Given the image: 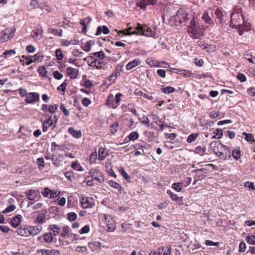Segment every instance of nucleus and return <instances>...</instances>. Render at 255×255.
Masks as SVG:
<instances>
[{
	"label": "nucleus",
	"mask_w": 255,
	"mask_h": 255,
	"mask_svg": "<svg viewBox=\"0 0 255 255\" xmlns=\"http://www.w3.org/2000/svg\"><path fill=\"white\" fill-rule=\"evenodd\" d=\"M182 185L181 182L174 183L172 185V188L177 192H180L182 190Z\"/></svg>",
	"instance_id": "nucleus-38"
},
{
	"label": "nucleus",
	"mask_w": 255,
	"mask_h": 255,
	"mask_svg": "<svg viewBox=\"0 0 255 255\" xmlns=\"http://www.w3.org/2000/svg\"><path fill=\"white\" fill-rule=\"evenodd\" d=\"M107 156V153L105 152V149L104 148L101 147L99 149V160H104Z\"/></svg>",
	"instance_id": "nucleus-29"
},
{
	"label": "nucleus",
	"mask_w": 255,
	"mask_h": 255,
	"mask_svg": "<svg viewBox=\"0 0 255 255\" xmlns=\"http://www.w3.org/2000/svg\"><path fill=\"white\" fill-rule=\"evenodd\" d=\"M217 155L222 159H228L231 157V152L229 147L223 144H221V148Z\"/></svg>",
	"instance_id": "nucleus-5"
},
{
	"label": "nucleus",
	"mask_w": 255,
	"mask_h": 255,
	"mask_svg": "<svg viewBox=\"0 0 255 255\" xmlns=\"http://www.w3.org/2000/svg\"><path fill=\"white\" fill-rule=\"evenodd\" d=\"M13 36V32L10 29H6L0 32V42H4Z\"/></svg>",
	"instance_id": "nucleus-7"
},
{
	"label": "nucleus",
	"mask_w": 255,
	"mask_h": 255,
	"mask_svg": "<svg viewBox=\"0 0 255 255\" xmlns=\"http://www.w3.org/2000/svg\"><path fill=\"white\" fill-rule=\"evenodd\" d=\"M116 78L117 77H116L115 74L113 73L109 77H108L106 80V82H107V81H109L108 85H111L113 82L115 81Z\"/></svg>",
	"instance_id": "nucleus-59"
},
{
	"label": "nucleus",
	"mask_w": 255,
	"mask_h": 255,
	"mask_svg": "<svg viewBox=\"0 0 255 255\" xmlns=\"http://www.w3.org/2000/svg\"><path fill=\"white\" fill-rule=\"evenodd\" d=\"M21 217H22L20 215H17L12 218L10 221L11 226L13 228H16L21 222Z\"/></svg>",
	"instance_id": "nucleus-17"
},
{
	"label": "nucleus",
	"mask_w": 255,
	"mask_h": 255,
	"mask_svg": "<svg viewBox=\"0 0 255 255\" xmlns=\"http://www.w3.org/2000/svg\"><path fill=\"white\" fill-rule=\"evenodd\" d=\"M45 218L46 216L44 213H39L38 214L35 222H36L38 224H43L45 222Z\"/></svg>",
	"instance_id": "nucleus-24"
},
{
	"label": "nucleus",
	"mask_w": 255,
	"mask_h": 255,
	"mask_svg": "<svg viewBox=\"0 0 255 255\" xmlns=\"http://www.w3.org/2000/svg\"><path fill=\"white\" fill-rule=\"evenodd\" d=\"M247 93L251 96H255V88L251 87L247 89Z\"/></svg>",
	"instance_id": "nucleus-64"
},
{
	"label": "nucleus",
	"mask_w": 255,
	"mask_h": 255,
	"mask_svg": "<svg viewBox=\"0 0 255 255\" xmlns=\"http://www.w3.org/2000/svg\"><path fill=\"white\" fill-rule=\"evenodd\" d=\"M17 234L24 237H29V228L27 225H22L17 230Z\"/></svg>",
	"instance_id": "nucleus-10"
},
{
	"label": "nucleus",
	"mask_w": 255,
	"mask_h": 255,
	"mask_svg": "<svg viewBox=\"0 0 255 255\" xmlns=\"http://www.w3.org/2000/svg\"><path fill=\"white\" fill-rule=\"evenodd\" d=\"M16 209V206L14 205H10L9 206H8L6 208H5L3 211V213H7L11 212L14 210Z\"/></svg>",
	"instance_id": "nucleus-50"
},
{
	"label": "nucleus",
	"mask_w": 255,
	"mask_h": 255,
	"mask_svg": "<svg viewBox=\"0 0 255 255\" xmlns=\"http://www.w3.org/2000/svg\"><path fill=\"white\" fill-rule=\"evenodd\" d=\"M39 101V94L35 92L29 93L26 95L25 101L28 104H34Z\"/></svg>",
	"instance_id": "nucleus-6"
},
{
	"label": "nucleus",
	"mask_w": 255,
	"mask_h": 255,
	"mask_svg": "<svg viewBox=\"0 0 255 255\" xmlns=\"http://www.w3.org/2000/svg\"><path fill=\"white\" fill-rule=\"evenodd\" d=\"M108 183L112 187L118 189L119 191L123 189V187L118 183L113 180H109Z\"/></svg>",
	"instance_id": "nucleus-30"
},
{
	"label": "nucleus",
	"mask_w": 255,
	"mask_h": 255,
	"mask_svg": "<svg viewBox=\"0 0 255 255\" xmlns=\"http://www.w3.org/2000/svg\"><path fill=\"white\" fill-rule=\"evenodd\" d=\"M29 58H32L34 62H41L43 60L44 56L41 53H38L33 56H29Z\"/></svg>",
	"instance_id": "nucleus-28"
},
{
	"label": "nucleus",
	"mask_w": 255,
	"mask_h": 255,
	"mask_svg": "<svg viewBox=\"0 0 255 255\" xmlns=\"http://www.w3.org/2000/svg\"><path fill=\"white\" fill-rule=\"evenodd\" d=\"M42 32L43 30L41 26H37L36 28L31 32V36L32 38L36 40H40L42 37Z\"/></svg>",
	"instance_id": "nucleus-9"
},
{
	"label": "nucleus",
	"mask_w": 255,
	"mask_h": 255,
	"mask_svg": "<svg viewBox=\"0 0 255 255\" xmlns=\"http://www.w3.org/2000/svg\"><path fill=\"white\" fill-rule=\"evenodd\" d=\"M206 169L205 168L197 169L195 171L198 180H200L206 177Z\"/></svg>",
	"instance_id": "nucleus-14"
},
{
	"label": "nucleus",
	"mask_w": 255,
	"mask_h": 255,
	"mask_svg": "<svg viewBox=\"0 0 255 255\" xmlns=\"http://www.w3.org/2000/svg\"><path fill=\"white\" fill-rule=\"evenodd\" d=\"M48 230L52 231L53 235L57 236L59 234L60 229L57 225L52 224L49 226Z\"/></svg>",
	"instance_id": "nucleus-25"
},
{
	"label": "nucleus",
	"mask_w": 255,
	"mask_h": 255,
	"mask_svg": "<svg viewBox=\"0 0 255 255\" xmlns=\"http://www.w3.org/2000/svg\"><path fill=\"white\" fill-rule=\"evenodd\" d=\"M139 137V134L136 132H132L128 135V138L130 140H135Z\"/></svg>",
	"instance_id": "nucleus-54"
},
{
	"label": "nucleus",
	"mask_w": 255,
	"mask_h": 255,
	"mask_svg": "<svg viewBox=\"0 0 255 255\" xmlns=\"http://www.w3.org/2000/svg\"><path fill=\"white\" fill-rule=\"evenodd\" d=\"M70 228L68 226H65L62 229V232L60 234V236L65 238V236L69 233Z\"/></svg>",
	"instance_id": "nucleus-47"
},
{
	"label": "nucleus",
	"mask_w": 255,
	"mask_h": 255,
	"mask_svg": "<svg viewBox=\"0 0 255 255\" xmlns=\"http://www.w3.org/2000/svg\"><path fill=\"white\" fill-rule=\"evenodd\" d=\"M26 196L29 200H34L37 196V192L33 189H30L26 192Z\"/></svg>",
	"instance_id": "nucleus-16"
},
{
	"label": "nucleus",
	"mask_w": 255,
	"mask_h": 255,
	"mask_svg": "<svg viewBox=\"0 0 255 255\" xmlns=\"http://www.w3.org/2000/svg\"><path fill=\"white\" fill-rule=\"evenodd\" d=\"M141 61L139 59H135L133 60L130 61L127 64L126 69L128 70H131L137 65H139Z\"/></svg>",
	"instance_id": "nucleus-15"
},
{
	"label": "nucleus",
	"mask_w": 255,
	"mask_h": 255,
	"mask_svg": "<svg viewBox=\"0 0 255 255\" xmlns=\"http://www.w3.org/2000/svg\"><path fill=\"white\" fill-rule=\"evenodd\" d=\"M247 242L250 245H255V236L253 235L248 236L246 238Z\"/></svg>",
	"instance_id": "nucleus-42"
},
{
	"label": "nucleus",
	"mask_w": 255,
	"mask_h": 255,
	"mask_svg": "<svg viewBox=\"0 0 255 255\" xmlns=\"http://www.w3.org/2000/svg\"><path fill=\"white\" fill-rule=\"evenodd\" d=\"M30 6L32 7L33 8H39L41 9L44 8V6L47 7V5L42 3H40L37 0H33L31 1Z\"/></svg>",
	"instance_id": "nucleus-22"
},
{
	"label": "nucleus",
	"mask_w": 255,
	"mask_h": 255,
	"mask_svg": "<svg viewBox=\"0 0 255 255\" xmlns=\"http://www.w3.org/2000/svg\"><path fill=\"white\" fill-rule=\"evenodd\" d=\"M221 144H223L219 142L218 141H212L210 144V148L214 152L217 154L220 149Z\"/></svg>",
	"instance_id": "nucleus-13"
},
{
	"label": "nucleus",
	"mask_w": 255,
	"mask_h": 255,
	"mask_svg": "<svg viewBox=\"0 0 255 255\" xmlns=\"http://www.w3.org/2000/svg\"><path fill=\"white\" fill-rule=\"evenodd\" d=\"M82 207L84 208H88L92 207V204L89 201L88 198L82 197L80 199Z\"/></svg>",
	"instance_id": "nucleus-20"
},
{
	"label": "nucleus",
	"mask_w": 255,
	"mask_h": 255,
	"mask_svg": "<svg viewBox=\"0 0 255 255\" xmlns=\"http://www.w3.org/2000/svg\"><path fill=\"white\" fill-rule=\"evenodd\" d=\"M77 252H86L87 251V248L85 246H77L75 249Z\"/></svg>",
	"instance_id": "nucleus-63"
},
{
	"label": "nucleus",
	"mask_w": 255,
	"mask_h": 255,
	"mask_svg": "<svg viewBox=\"0 0 255 255\" xmlns=\"http://www.w3.org/2000/svg\"><path fill=\"white\" fill-rule=\"evenodd\" d=\"M90 248L92 250H95L100 248L101 246V243L99 242H94L89 244Z\"/></svg>",
	"instance_id": "nucleus-33"
},
{
	"label": "nucleus",
	"mask_w": 255,
	"mask_h": 255,
	"mask_svg": "<svg viewBox=\"0 0 255 255\" xmlns=\"http://www.w3.org/2000/svg\"><path fill=\"white\" fill-rule=\"evenodd\" d=\"M214 133L215 134V135L212 136V138L220 139L223 136L222 130L221 129H217L214 132Z\"/></svg>",
	"instance_id": "nucleus-36"
},
{
	"label": "nucleus",
	"mask_w": 255,
	"mask_h": 255,
	"mask_svg": "<svg viewBox=\"0 0 255 255\" xmlns=\"http://www.w3.org/2000/svg\"><path fill=\"white\" fill-rule=\"evenodd\" d=\"M191 181L192 178L190 177H188L185 179L181 182V183H182L183 187H186L191 183Z\"/></svg>",
	"instance_id": "nucleus-49"
},
{
	"label": "nucleus",
	"mask_w": 255,
	"mask_h": 255,
	"mask_svg": "<svg viewBox=\"0 0 255 255\" xmlns=\"http://www.w3.org/2000/svg\"><path fill=\"white\" fill-rule=\"evenodd\" d=\"M243 134L245 135V140L247 141L250 142L254 141V136L251 133H248L246 132H244Z\"/></svg>",
	"instance_id": "nucleus-48"
},
{
	"label": "nucleus",
	"mask_w": 255,
	"mask_h": 255,
	"mask_svg": "<svg viewBox=\"0 0 255 255\" xmlns=\"http://www.w3.org/2000/svg\"><path fill=\"white\" fill-rule=\"evenodd\" d=\"M68 132L75 138H79L82 136L81 130H76L73 127H70L69 128Z\"/></svg>",
	"instance_id": "nucleus-19"
},
{
	"label": "nucleus",
	"mask_w": 255,
	"mask_h": 255,
	"mask_svg": "<svg viewBox=\"0 0 255 255\" xmlns=\"http://www.w3.org/2000/svg\"><path fill=\"white\" fill-rule=\"evenodd\" d=\"M206 151L205 147H202L201 146H197L195 149V151L196 153L200 154L201 155H203L204 152Z\"/></svg>",
	"instance_id": "nucleus-43"
},
{
	"label": "nucleus",
	"mask_w": 255,
	"mask_h": 255,
	"mask_svg": "<svg viewBox=\"0 0 255 255\" xmlns=\"http://www.w3.org/2000/svg\"><path fill=\"white\" fill-rule=\"evenodd\" d=\"M138 95L139 96L143 97H144L145 98H146V99H147L148 100H152L153 99V97L152 96L148 95L142 92V91H139L138 92Z\"/></svg>",
	"instance_id": "nucleus-61"
},
{
	"label": "nucleus",
	"mask_w": 255,
	"mask_h": 255,
	"mask_svg": "<svg viewBox=\"0 0 255 255\" xmlns=\"http://www.w3.org/2000/svg\"><path fill=\"white\" fill-rule=\"evenodd\" d=\"M48 32L49 33H52L55 35H58L59 36H62V29H57L54 28H49L48 29Z\"/></svg>",
	"instance_id": "nucleus-31"
},
{
	"label": "nucleus",
	"mask_w": 255,
	"mask_h": 255,
	"mask_svg": "<svg viewBox=\"0 0 255 255\" xmlns=\"http://www.w3.org/2000/svg\"><path fill=\"white\" fill-rule=\"evenodd\" d=\"M89 174L93 179L96 180L99 183H102L105 181L103 173L95 168L91 169Z\"/></svg>",
	"instance_id": "nucleus-4"
},
{
	"label": "nucleus",
	"mask_w": 255,
	"mask_h": 255,
	"mask_svg": "<svg viewBox=\"0 0 255 255\" xmlns=\"http://www.w3.org/2000/svg\"><path fill=\"white\" fill-rule=\"evenodd\" d=\"M109 32L110 30L107 26H99L97 28L95 35L97 36L99 35L102 33V32L105 34H107L109 33Z\"/></svg>",
	"instance_id": "nucleus-18"
},
{
	"label": "nucleus",
	"mask_w": 255,
	"mask_h": 255,
	"mask_svg": "<svg viewBox=\"0 0 255 255\" xmlns=\"http://www.w3.org/2000/svg\"><path fill=\"white\" fill-rule=\"evenodd\" d=\"M58 109V106L57 105H50L48 107V112L50 113H55Z\"/></svg>",
	"instance_id": "nucleus-62"
},
{
	"label": "nucleus",
	"mask_w": 255,
	"mask_h": 255,
	"mask_svg": "<svg viewBox=\"0 0 255 255\" xmlns=\"http://www.w3.org/2000/svg\"><path fill=\"white\" fill-rule=\"evenodd\" d=\"M188 15V13L186 11L184 8H180L177 11L176 15L172 17V18H174L176 22L182 23L189 19Z\"/></svg>",
	"instance_id": "nucleus-3"
},
{
	"label": "nucleus",
	"mask_w": 255,
	"mask_h": 255,
	"mask_svg": "<svg viewBox=\"0 0 255 255\" xmlns=\"http://www.w3.org/2000/svg\"><path fill=\"white\" fill-rule=\"evenodd\" d=\"M15 50L14 49H11L4 51L3 54L4 55V57L5 58H7L11 57L12 55H14V54H15Z\"/></svg>",
	"instance_id": "nucleus-37"
},
{
	"label": "nucleus",
	"mask_w": 255,
	"mask_h": 255,
	"mask_svg": "<svg viewBox=\"0 0 255 255\" xmlns=\"http://www.w3.org/2000/svg\"><path fill=\"white\" fill-rule=\"evenodd\" d=\"M198 136V133L191 134L188 136V137L187 139V141L188 143H191L192 142H193L196 140V139L197 138Z\"/></svg>",
	"instance_id": "nucleus-41"
},
{
	"label": "nucleus",
	"mask_w": 255,
	"mask_h": 255,
	"mask_svg": "<svg viewBox=\"0 0 255 255\" xmlns=\"http://www.w3.org/2000/svg\"><path fill=\"white\" fill-rule=\"evenodd\" d=\"M37 164L38 166L39 169L41 170L44 166V161L43 157H39L37 159Z\"/></svg>",
	"instance_id": "nucleus-40"
},
{
	"label": "nucleus",
	"mask_w": 255,
	"mask_h": 255,
	"mask_svg": "<svg viewBox=\"0 0 255 255\" xmlns=\"http://www.w3.org/2000/svg\"><path fill=\"white\" fill-rule=\"evenodd\" d=\"M77 214L74 212H70L68 213L67 214V218L70 221H75L77 218Z\"/></svg>",
	"instance_id": "nucleus-51"
},
{
	"label": "nucleus",
	"mask_w": 255,
	"mask_h": 255,
	"mask_svg": "<svg viewBox=\"0 0 255 255\" xmlns=\"http://www.w3.org/2000/svg\"><path fill=\"white\" fill-rule=\"evenodd\" d=\"M187 31L192 37L195 39H198L203 35V32L196 16H193L190 20V24L187 27Z\"/></svg>",
	"instance_id": "nucleus-1"
},
{
	"label": "nucleus",
	"mask_w": 255,
	"mask_h": 255,
	"mask_svg": "<svg viewBox=\"0 0 255 255\" xmlns=\"http://www.w3.org/2000/svg\"><path fill=\"white\" fill-rule=\"evenodd\" d=\"M71 167L75 170H76L77 171H82L83 170V168L82 167L80 166V165L79 164V163H78L77 162L75 161V162H73L71 165Z\"/></svg>",
	"instance_id": "nucleus-52"
},
{
	"label": "nucleus",
	"mask_w": 255,
	"mask_h": 255,
	"mask_svg": "<svg viewBox=\"0 0 255 255\" xmlns=\"http://www.w3.org/2000/svg\"><path fill=\"white\" fill-rule=\"evenodd\" d=\"M157 0H137L136 6L142 9H145L146 6L148 5H155Z\"/></svg>",
	"instance_id": "nucleus-8"
},
{
	"label": "nucleus",
	"mask_w": 255,
	"mask_h": 255,
	"mask_svg": "<svg viewBox=\"0 0 255 255\" xmlns=\"http://www.w3.org/2000/svg\"><path fill=\"white\" fill-rule=\"evenodd\" d=\"M164 251V247H161L158 249V251L151 252L149 255H161Z\"/></svg>",
	"instance_id": "nucleus-57"
},
{
	"label": "nucleus",
	"mask_w": 255,
	"mask_h": 255,
	"mask_svg": "<svg viewBox=\"0 0 255 255\" xmlns=\"http://www.w3.org/2000/svg\"><path fill=\"white\" fill-rule=\"evenodd\" d=\"M201 47L203 49L206 50V51L209 53H211L215 51V47L213 45L203 44L201 46Z\"/></svg>",
	"instance_id": "nucleus-32"
},
{
	"label": "nucleus",
	"mask_w": 255,
	"mask_h": 255,
	"mask_svg": "<svg viewBox=\"0 0 255 255\" xmlns=\"http://www.w3.org/2000/svg\"><path fill=\"white\" fill-rule=\"evenodd\" d=\"M63 74L60 73L58 71H55L53 72V77L56 79H61L63 78Z\"/></svg>",
	"instance_id": "nucleus-58"
},
{
	"label": "nucleus",
	"mask_w": 255,
	"mask_h": 255,
	"mask_svg": "<svg viewBox=\"0 0 255 255\" xmlns=\"http://www.w3.org/2000/svg\"><path fill=\"white\" fill-rule=\"evenodd\" d=\"M29 236H34L38 234L42 230L41 225L36 226H28Z\"/></svg>",
	"instance_id": "nucleus-11"
},
{
	"label": "nucleus",
	"mask_w": 255,
	"mask_h": 255,
	"mask_svg": "<svg viewBox=\"0 0 255 255\" xmlns=\"http://www.w3.org/2000/svg\"><path fill=\"white\" fill-rule=\"evenodd\" d=\"M128 34H140L147 37H153L155 35V31L152 30L146 25L142 26L139 23L136 24L135 30L133 32H130Z\"/></svg>",
	"instance_id": "nucleus-2"
},
{
	"label": "nucleus",
	"mask_w": 255,
	"mask_h": 255,
	"mask_svg": "<svg viewBox=\"0 0 255 255\" xmlns=\"http://www.w3.org/2000/svg\"><path fill=\"white\" fill-rule=\"evenodd\" d=\"M56 148H58V149L60 150H63L64 149V146L63 145L57 144L55 142H52L51 143V151H55L56 150Z\"/></svg>",
	"instance_id": "nucleus-34"
},
{
	"label": "nucleus",
	"mask_w": 255,
	"mask_h": 255,
	"mask_svg": "<svg viewBox=\"0 0 255 255\" xmlns=\"http://www.w3.org/2000/svg\"><path fill=\"white\" fill-rule=\"evenodd\" d=\"M90 231V226L89 225H87L83 227L80 231L79 233L80 234L88 233Z\"/></svg>",
	"instance_id": "nucleus-56"
},
{
	"label": "nucleus",
	"mask_w": 255,
	"mask_h": 255,
	"mask_svg": "<svg viewBox=\"0 0 255 255\" xmlns=\"http://www.w3.org/2000/svg\"><path fill=\"white\" fill-rule=\"evenodd\" d=\"M232 156L236 160L239 159L241 157V152L239 149H235L232 151Z\"/></svg>",
	"instance_id": "nucleus-44"
},
{
	"label": "nucleus",
	"mask_w": 255,
	"mask_h": 255,
	"mask_svg": "<svg viewBox=\"0 0 255 255\" xmlns=\"http://www.w3.org/2000/svg\"><path fill=\"white\" fill-rule=\"evenodd\" d=\"M60 109L61 111H62L64 114L65 116H68L69 114V110H67L66 107H65V105L63 104H61L60 107Z\"/></svg>",
	"instance_id": "nucleus-60"
},
{
	"label": "nucleus",
	"mask_w": 255,
	"mask_h": 255,
	"mask_svg": "<svg viewBox=\"0 0 255 255\" xmlns=\"http://www.w3.org/2000/svg\"><path fill=\"white\" fill-rule=\"evenodd\" d=\"M43 239L46 243L50 244L53 240V237L51 232L46 233L43 235Z\"/></svg>",
	"instance_id": "nucleus-21"
},
{
	"label": "nucleus",
	"mask_w": 255,
	"mask_h": 255,
	"mask_svg": "<svg viewBox=\"0 0 255 255\" xmlns=\"http://www.w3.org/2000/svg\"><path fill=\"white\" fill-rule=\"evenodd\" d=\"M146 62L150 66L153 67H159L160 66V62L158 61H156L154 59H152V58H148L146 60Z\"/></svg>",
	"instance_id": "nucleus-27"
},
{
	"label": "nucleus",
	"mask_w": 255,
	"mask_h": 255,
	"mask_svg": "<svg viewBox=\"0 0 255 255\" xmlns=\"http://www.w3.org/2000/svg\"><path fill=\"white\" fill-rule=\"evenodd\" d=\"M161 90L164 93L170 94L174 92L175 91V89L173 87L167 86L166 87H162Z\"/></svg>",
	"instance_id": "nucleus-35"
},
{
	"label": "nucleus",
	"mask_w": 255,
	"mask_h": 255,
	"mask_svg": "<svg viewBox=\"0 0 255 255\" xmlns=\"http://www.w3.org/2000/svg\"><path fill=\"white\" fill-rule=\"evenodd\" d=\"M55 56L58 60L60 61L62 60L63 58V54L60 49H58L56 50Z\"/></svg>",
	"instance_id": "nucleus-46"
},
{
	"label": "nucleus",
	"mask_w": 255,
	"mask_h": 255,
	"mask_svg": "<svg viewBox=\"0 0 255 255\" xmlns=\"http://www.w3.org/2000/svg\"><path fill=\"white\" fill-rule=\"evenodd\" d=\"M92 54H93L94 56L96 57H97L101 59H103L105 58V54L102 51L93 53Z\"/></svg>",
	"instance_id": "nucleus-55"
},
{
	"label": "nucleus",
	"mask_w": 255,
	"mask_h": 255,
	"mask_svg": "<svg viewBox=\"0 0 255 255\" xmlns=\"http://www.w3.org/2000/svg\"><path fill=\"white\" fill-rule=\"evenodd\" d=\"M107 104L110 107L113 109H115L118 107V105H116L114 102V97L112 95L108 96L107 100Z\"/></svg>",
	"instance_id": "nucleus-23"
},
{
	"label": "nucleus",
	"mask_w": 255,
	"mask_h": 255,
	"mask_svg": "<svg viewBox=\"0 0 255 255\" xmlns=\"http://www.w3.org/2000/svg\"><path fill=\"white\" fill-rule=\"evenodd\" d=\"M119 126L118 123H114L110 126V130L112 134H114L119 129Z\"/></svg>",
	"instance_id": "nucleus-39"
},
{
	"label": "nucleus",
	"mask_w": 255,
	"mask_h": 255,
	"mask_svg": "<svg viewBox=\"0 0 255 255\" xmlns=\"http://www.w3.org/2000/svg\"><path fill=\"white\" fill-rule=\"evenodd\" d=\"M66 71L70 78L72 79H76L79 73L78 69L71 67H68L66 69Z\"/></svg>",
	"instance_id": "nucleus-12"
},
{
	"label": "nucleus",
	"mask_w": 255,
	"mask_h": 255,
	"mask_svg": "<svg viewBox=\"0 0 255 255\" xmlns=\"http://www.w3.org/2000/svg\"><path fill=\"white\" fill-rule=\"evenodd\" d=\"M202 18L206 23L211 24L213 23V21L211 17L209 15L207 12H204L202 16Z\"/></svg>",
	"instance_id": "nucleus-26"
},
{
	"label": "nucleus",
	"mask_w": 255,
	"mask_h": 255,
	"mask_svg": "<svg viewBox=\"0 0 255 255\" xmlns=\"http://www.w3.org/2000/svg\"><path fill=\"white\" fill-rule=\"evenodd\" d=\"M167 194L170 195V197L171 198L173 201H177L179 199V197L176 194H174L170 190H168L167 191Z\"/></svg>",
	"instance_id": "nucleus-45"
},
{
	"label": "nucleus",
	"mask_w": 255,
	"mask_h": 255,
	"mask_svg": "<svg viewBox=\"0 0 255 255\" xmlns=\"http://www.w3.org/2000/svg\"><path fill=\"white\" fill-rule=\"evenodd\" d=\"M120 172L122 176L124 177L125 180L127 181H129L130 177L128 174V173L125 171V170L123 168H120Z\"/></svg>",
	"instance_id": "nucleus-53"
}]
</instances>
